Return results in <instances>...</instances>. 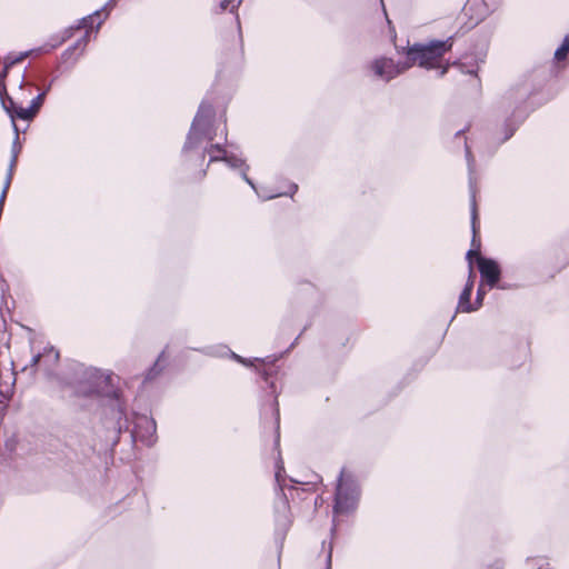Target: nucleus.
<instances>
[{
	"mask_svg": "<svg viewBox=\"0 0 569 569\" xmlns=\"http://www.w3.org/2000/svg\"><path fill=\"white\" fill-rule=\"evenodd\" d=\"M451 49V42L435 41L428 46H413L407 52V62L396 64L391 59L381 58L372 63L375 74L383 80H390L403 72L415 63L427 69L440 68V74L447 70L442 64V56Z\"/></svg>",
	"mask_w": 569,
	"mask_h": 569,
	"instance_id": "1",
	"label": "nucleus"
},
{
	"mask_svg": "<svg viewBox=\"0 0 569 569\" xmlns=\"http://www.w3.org/2000/svg\"><path fill=\"white\" fill-rule=\"evenodd\" d=\"M216 117L211 106H201L192 124L187 146H192L194 140H211L214 136Z\"/></svg>",
	"mask_w": 569,
	"mask_h": 569,
	"instance_id": "2",
	"label": "nucleus"
},
{
	"mask_svg": "<svg viewBox=\"0 0 569 569\" xmlns=\"http://www.w3.org/2000/svg\"><path fill=\"white\" fill-rule=\"evenodd\" d=\"M358 499V491L351 473L342 471L336 495V513H345L353 510Z\"/></svg>",
	"mask_w": 569,
	"mask_h": 569,
	"instance_id": "3",
	"label": "nucleus"
},
{
	"mask_svg": "<svg viewBox=\"0 0 569 569\" xmlns=\"http://www.w3.org/2000/svg\"><path fill=\"white\" fill-rule=\"evenodd\" d=\"M477 258V263L479 271L482 277L483 283L492 288L499 280L500 277V268L498 263L491 259H486L479 256L477 250H469L467 253V259L469 263H472V257Z\"/></svg>",
	"mask_w": 569,
	"mask_h": 569,
	"instance_id": "4",
	"label": "nucleus"
},
{
	"mask_svg": "<svg viewBox=\"0 0 569 569\" xmlns=\"http://www.w3.org/2000/svg\"><path fill=\"white\" fill-rule=\"evenodd\" d=\"M475 277L476 276H475L473 269L470 267L468 281L466 283L463 291L461 292V295L459 297V302H458V307H457L458 311H460V312H470V311L477 310L476 306L470 303V297H471V291L473 289Z\"/></svg>",
	"mask_w": 569,
	"mask_h": 569,
	"instance_id": "5",
	"label": "nucleus"
},
{
	"mask_svg": "<svg viewBox=\"0 0 569 569\" xmlns=\"http://www.w3.org/2000/svg\"><path fill=\"white\" fill-rule=\"evenodd\" d=\"M208 153L210 161L223 160L232 168L240 167L242 163L241 159L237 158L236 156L228 154V152L222 150L219 146H212L208 150Z\"/></svg>",
	"mask_w": 569,
	"mask_h": 569,
	"instance_id": "6",
	"label": "nucleus"
},
{
	"mask_svg": "<svg viewBox=\"0 0 569 569\" xmlns=\"http://www.w3.org/2000/svg\"><path fill=\"white\" fill-rule=\"evenodd\" d=\"M11 106L18 117L21 119H31L39 109V103H34L31 108L23 109V108H16L13 103L11 102Z\"/></svg>",
	"mask_w": 569,
	"mask_h": 569,
	"instance_id": "7",
	"label": "nucleus"
},
{
	"mask_svg": "<svg viewBox=\"0 0 569 569\" xmlns=\"http://www.w3.org/2000/svg\"><path fill=\"white\" fill-rule=\"evenodd\" d=\"M569 52V37H566L562 44L556 50L555 58L557 61L565 60Z\"/></svg>",
	"mask_w": 569,
	"mask_h": 569,
	"instance_id": "8",
	"label": "nucleus"
},
{
	"mask_svg": "<svg viewBox=\"0 0 569 569\" xmlns=\"http://www.w3.org/2000/svg\"><path fill=\"white\" fill-rule=\"evenodd\" d=\"M241 3V0H222L220 2V8L221 10H227L229 8H231V10H233L234 8H237L239 4Z\"/></svg>",
	"mask_w": 569,
	"mask_h": 569,
	"instance_id": "9",
	"label": "nucleus"
},
{
	"mask_svg": "<svg viewBox=\"0 0 569 569\" xmlns=\"http://www.w3.org/2000/svg\"><path fill=\"white\" fill-rule=\"evenodd\" d=\"M485 284L486 283H481L478 288V292H477V299H476V302H475V306H476V309L480 308L481 305H482V300H483V297L486 296V290H485Z\"/></svg>",
	"mask_w": 569,
	"mask_h": 569,
	"instance_id": "10",
	"label": "nucleus"
},
{
	"mask_svg": "<svg viewBox=\"0 0 569 569\" xmlns=\"http://www.w3.org/2000/svg\"><path fill=\"white\" fill-rule=\"evenodd\" d=\"M482 6H483L482 2H480L479 0H471L468 2L466 10L470 11L473 7H482Z\"/></svg>",
	"mask_w": 569,
	"mask_h": 569,
	"instance_id": "11",
	"label": "nucleus"
},
{
	"mask_svg": "<svg viewBox=\"0 0 569 569\" xmlns=\"http://www.w3.org/2000/svg\"><path fill=\"white\" fill-rule=\"evenodd\" d=\"M476 219H477V210H476V204L473 203L472 204V229H473V233H476Z\"/></svg>",
	"mask_w": 569,
	"mask_h": 569,
	"instance_id": "12",
	"label": "nucleus"
},
{
	"mask_svg": "<svg viewBox=\"0 0 569 569\" xmlns=\"http://www.w3.org/2000/svg\"><path fill=\"white\" fill-rule=\"evenodd\" d=\"M232 356H233V358H234L237 361H239V362H241V363H243V365H246V366H248V365H249V362H248L246 359L241 358L240 356H237V355H232Z\"/></svg>",
	"mask_w": 569,
	"mask_h": 569,
	"instance_id": "13",
	"label": "nucleus"
},
{
	"mask_svg": "<svg viewBox=\"0 0 569 569\" xmlns=\"http://www.w3.org/2000/svg\"><path fill=\"white\" fill-rule=\"evenodd\" d=\"M243 177H244L246 181H247L251 187H253V183L251 182V180H250V179H248V178H247L246 173H243Z\"/></svg>",
	"mask_w": 569,
	"mask_h": 569,
	"instance_id": "14",
	"label": "nucleus"
},
{
	"mask_svg": "<svg viewBox=\"0 0 569 569\" xmlns=\"http://www.w3.org/2000/svg\"><path fill=\"white\" fill-rule=\"evenodd\" d=\"M297 190V186L291 187V193H293Z\"/></svg>",
	"mask_w": 569,
	"mask_h": 569,
	"instance_id": "15",
	"label": "nucleus"
},
{
	"mask_svg": "<svg viewBox=\"0 0 569 569\" xmlns=\"http://www.w3.org/2000/svg\"><path fill=\"white\" fill-rule=\"evenodd\" d=\"M276 477H277V480H279V478H280V471H277Z\"/></svg>",
	"mask_w": 569,
	"mask_h": 569,
	"instance_id": "16",
	"label": "nucleus"
},
{
	"mask_svg": "<svg viewBox=\"0 0 569 569\" xmlns=\"http://www.w3.org/2000/svg\"><path fill=\"white\" fill-rule=\"evenodd\" d=\"M482 18H483V14L479 16V17L477 18V22H478L479 20H481Z\"/></svg>",
	"mask_w": 569,
	"mask_h": 569,
	"instance_id": "17",
	"label": "nucleus"
}]
</instances>
